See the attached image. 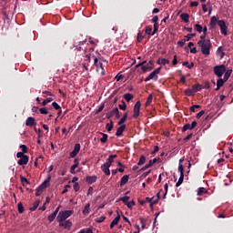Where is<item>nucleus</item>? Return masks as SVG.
<instances>
[{
    "instance_id": "f257e3e1",
    "label": "nucleus",
    "mask_w": 233,
    "mask_h": 233,
    "mask_svg": "<svg viewBox=\"0 0 233 233\" xmlns=\"http://www.w3.org/2000/svg\"><path fill=\"white\" fill-rule=\"evenodd\" d=\"M198 45L204 56H210V48H212V43L210 42V39L199 40Z\"/></svg>"
},
{
    "instance_id": "f03ea898",
    "label": "nucleus",
    "mask_w": 233,
    "mask_h": 233,
    "mask_svg": "<svg viewBox=\"0 0 233 233\" xmlns=\"http://www.w3.org/2000/svg\"><path fill=\"white\" fill-rule=\"evenodd\" d=\"M88 45L97 46V41H94V40H92V38H89L88 40L79 42L78 45H75L74 48H75V50H77L78 52H81L82 50H83V52H86V50H88V47H87Z\"/></svg>"
},
{
    "instance_id": "7ed1b4c3",
    "label": "nucleus",
    "mask_w": 233,
    "mask_h": 233,
    "mask_svg": "<svg viewBox=\"0 0 233 233\" xmlns=\"http://www.w3.org/2000/svg\"><path fill=\"white\" fill-rule=\"evenodd\" d=\"M74 214L72 210L60 211L56 217L57 221H66Z\"/></svg>"
},
{
    "instance_id": "20e7f679",
    "label": "nucleus",
    "mask_w": 233,
    "mask_h": 233,
    "mask_svg": "<svg viewBox=\"0 0 233 233\" xmlns=\"http://www.w3.org/2000/svg\"><path fill=\"white\" fill-rule=\"evenodd\" d=\"M214 74L218 76V77H222L225 72H227V67L225 65L216 66L214 67Z\"/></svg>"
},
{
    "instance_id": "39448f33",
    "label": "nucleus",
    "mask_w": 233,
    "mask_h": 233,
    "mask_svg": "<svg viewBox=\"0 0 233 233\" xmlns=\"http://www.w3.org/2000/svg\"><path fill=\"white\" fill-rule=\"evenodd\" d=\"M161 72V67H158L155 69L153 72H151L146 78V83L153 79L154 81H157V75Z\"/></svg>"
},
{
    "instance_id": "423d86ee",
    "label": "nucleus",
    "mask_w": 233,
    "mask_h": 233,
    "mask_svg": "<svg viewBox=\"0 0 233 233\" xmlns=\"http://www.w3.org/2000/svg\"><path fill=\"white\" fill-rule=\"evenodd\" d=\"M218 25L220 28V32L223 35H228V26H227V23H225V20H218Z\"/></svg>"
},
{
    "instance_id": "0eeeda50",
    "label": "nucleus",
    "mask_w": 233,
    "mask_h": 233,
    "mask_svg": "<svg viewBox=\"0 0 233 233\" xmlns=\"http://www.w3.org/2000/svg\"><path fill=\"white\" fill-rule=\"evenodd\" d=\"M141 111V102L137 101L134 106V114L133 117H139V112Z\"/></svg>"
},
{
    "instance_id": "6e6552de",
    "label": "nucleus",
    "mask_w": 233,
    "mask_h": 233,
    "mask_svg": "<svg viewBox=\"0 0 233 233\" xmlns=\"http://www.w3.org/2000/svg\"><path fill=\"white\" fill-rule=\"evenodd\" d=\"M94 63L96 66L97 72H100L103 76L105 75V69L103 68V63L99 62L97 58H95Z\"/></svg>"
},
{
    "instance_id": "1a4fd4ad",
    "label": "nucleus",
    "mask_w": 233,
    "mask_h": 233,
    "mask_svg": "<svg viewBox=\"0 0 233 233\" xmlns=\"http://www.w3.org/2000/svg\"><path fill=\"white\" fill-rule=\"evenodd\" d=\"M59 227H63L64 228H70L72 227V221L70 220H62L58 221Z\"/></svg>"
},
{
    "instance_id": "9d476101",
    "label": "nucleus",
    "mask_w": 233,
    "mask_h": 233,
    "mask_svg": "<svg viewBox=\"0 0 233 233\" xmlns=\"http://www.w3.org/2000/svg\"><path fill=\"white\" fill-rule=\"evenodd\" d=\"M79 150H81V145L76 144L74 150L70 153V157H76L79 154Z\"/></svg>"
},
{
    "instance_id": "9b49d317",
    "label": "nucleus",
    "mask_w": 233,
    "mask_h": 233,
    "mask_svg": "<svg viewBox=\"0 0 233 233\" xmlns=\"http://www.w3.org/2000/svg\"><path fill=\"white\" fill-rule=\"evenodd\" d=\"M219 20L218 19V16H212L209 23V28L212 30L216 28V25H218V22Z\"/></svg>"
},
{
    "instance_id": "f8f14e48",
    "label": "nucleus",
    "mask_w": 233,
    "mask_h": 233,
    "mask_svg": "<svg viewBox=\"0 0 233 233\" xmlns=\"http://www.w3.org/2000/svg\"><path fill=\"white\" fill-rule=\"evenodd\" d=\"M101 170L106 174V176H110V166L108 164L105 163L101 166Z\"/></svg>"
},
{
    "instance_id": "ddd939ff",
    "label": "nucleus",
    "mask_w": 233,
    "mask_h": 233,
    "mask_svg": "<svg viewBox=\"0 0 233 233\" xmlns=\"http://www.w3.org/2000/svg\"><path fill=\"white\" fill-rule=\"evenodd\" d=\"M36 123H35V118L29 116L27 117L26 121H25V126L26 127H35Z\"/></svg>"
},
{
    "instance_id": "4468645a",
    "label": "nucleus",
    "mask_w": 233,
    "mask_h": 233,
    "mask_svg": "<svg viewBox=\"0 0 233 233\" xmlns=\"http://www.w3.org/2000/svg\"><path fill=\"white\" fill-rule=\"evenodd\" d=\"M50 179H52V177H48L47 179L45 180L38 187H40L42 190L47 188L50 186Z\"/></svg>"
},
{
    "instance_id": "2eb2a0df",
    "label": "nucleus",
    "mask_w": 233,
    "mask_h": 233,
    "mask_svg": "<svg viewBox=\"0 0 233 233\" xmlns=\"http://www.w3.org/2000/svg\"><path fill=\"white\" fill-rule=\"evenodd\" d=\"M74 165L70 168L71 174H76V169L79 167V160L77 158H75Z\"/></svg>"
},
{
    "instance_id": "dca6fc26",
    "label": "nucleus",
    "mask_w": 233,
    "mask_h": 233,
    "mask_svg": "<svg viewBox=\"0 0 233 233\" xmlns=\"http://www.w3.org/2000/svg\"><path fill=\"white\" fill-rule=\"evenodd\" d=\"M18 165L23 166V165H27L28 164V156L25 155L18 160Z\"/></svg>"
},
{
    "instance_id": "f3484780",
    "label": "nucleus",
    "mask_w": 233,
    "mask_h": 233,
    "mask_svg": "<svg viewBox=\"0 0 233 233\" xmlns=\"http://www.w3.org/2000/svg\"><path fill=\"white\" fill-rule=\"evenodd\" d=\"M125 128H127V126L122 125L120 126L116 132V136L119 137V136H123V132H125Z\"/></svg>"
},
{
    "instance_id": "a211bd4d",
    "label": "nucleus",
    "mask_w": 233,
    "mask_h": 233,
    "mask_svg": "<svg viewBox=\"0 0 233 233\" xmlns=\"http://www.w3.org/2000/svg\"><path fill=\"white\" fill-rule=\"evenodd\" d=\"M116 157H117V155H110L106 162V165L112 167V164L114 163V159H116Z\"/></svg>"
},
{
    "instance_id": "6ab92c4d",
    "label": "nucleus",
    "mask_w": 233,
    "mask_h": 233,
    "mask_svg": "<svg viewBox=\"0 0 233 233\" xmlns=\"http://www.w3.org/2000/svg\"><path fill=\"white\" fill-rule=\"evenodd\" d=\"M120 219H121V216L117 215L116 218H115L112 220V222L110 224V228H114V227H116V225H117L119 223Z\"/></svg>"
},
{
    "instance_id": "aec40b11",
    "label": "nucleus",
    "mask_w": 233,
    "mask_h": 233,
    "mask_svg": "<svg viewBox=\"0 0 233 233\" xmlns=\"http://www.w3.org/2000/svg\"><path fill=\"white\" fill-rule=\"evenodd\" d=\"M128 183V175H125L120 179V187H123L124 185H127Z\"/></svg>"
},
{
    "instance_id": "412c9836",
    "label": "nucleus",
    "mask_w": 233,
    "mask_h": 233,
    "mask_svg": "<svg viewBox=\"0 0 233 233\" xmlns=\"http://www.w3.org/2000/svg\"><path fill=\"white\" fill-rule=\"evenodd\" d=\"M84 216H88L90 214V203L86 204L82 211Z\"/></svg>"
},
{
    "instance_id": "4be33fe9",
    "label": "nucleus",
    "mask_w": 233,
    "mask_h": 233,
    "mask_svg": "<svg viewBox=\"0 0 233 233\" xmlns=\"http://www.w3.org/2000/svg\"><path fill=\"white\" fill-rule=\"evenodd\" d=\"M189 17L190 16L187 13H184V14L180 15V19H182V21H184V23H188Z\"/></svg>"
},
{
    "instance_id": "5701e85b",
    "label": "nucleus",
    "mask_w": 233,
    "mask_h": 233,
    "mask_svg": "<svg viewBox=\"0 0 233 233\" xmlns=\"http://www.w3.org/2000/svg\"><path fill=\"white\" fill-rule=\"evenodd\" d=\"M170 61L166 58H158L157 65H169Z\"/></svg>"
},
{
    "instance_id": "b1692460",
    "label": "nucleus",
    "mask_w": 233,
    "mask_h": 233,
    "mask_svg": "<svg viewBox=\"0 0 233 233\" xmlns=\"http://www.w3.org/2000/svg\"><path fill=\"white\" fill-rule=\"evenodd\" d=\"M86 180L89 184L96 183V181H97V177H96V176L86 177Z\"/></svg>"
},
{
    "instance_id": "393cba45",
    "label": "nucleus",
    "mask_w": 233,
    "mask_h": 233,
    "mask_svg": "<svg viewBox=\"0 0 233 233\" xmlns=\"http://www.w3.org/2000/svg\"><path fill=\"white\" fill-rule=\"evenodd\" d=\"M223 85H225V79L220 78L217 81V88L216 90H219V88H221V86H223Z\"/></svg>"
},
{
    "instance_id": "a878e982",
    "label": "nucleus",
    "mask_w": 233,
    "mask_h": 233,
    "mask_svg": "<svg viewBox=\"0 0 233 233\" xmlns=\"http://www.w3.org/2000/svg\"><path fill=\"white\" fill-rule=\"evenodd\" d=\"M185 94H186V96H194L196 94V91H194L193 88H191V89L187 88L185 90Z\"/></svg>"
},
{
    "instance_id": "bb28decb",
    "label": "nucleus",
    "mask_w": 233,
    "mask_h": 233,
    "mask_svg": "<svg viewBox=\"0 0 233 233\" xmlns=\"http://www.w3.org/2000/svg\"><path fill=\"white\" fill-rule=\"evenodd\" d=\"M124 99L129 102L131 99H134V95L130 93H127L124 95Z\"/></svg>"
},
{
    "instance_id": "cd10ccee",
    "label": "nucleus",
    "mask_w": 233,
    "mask_h": 233,
    "mask_svg": "<svg viewBox=\"0 0 233 233\" xmlns=\"http://www.w3.org/2000/svg\"><path fill=\"white\" fill-rule=\"evenodd\" d=\"M142 71L143 72H148V71H150V70H153V68H154V66H148V65H146V66H142Z\"/></svg>"
},
{
    "instance_id": "c85d7f7f",
    "label": "nucleus",
    "mask_w": 233,
    "mask_h": 233,
    "mask_svg": "<svg viewBox=\"0 0 233 233\" xmlns=\"http://www.w3.org/2000/svg\"><path fill=\"white\" fill-rule=\"evenodd\" d=\"M41 203V201L39 200H36L34 204H33V207L30 208V210L32 212H34V210H35L37 208V207H39V204Z\"/></svg>"
},
{
    "instance_id": "c756f323",
    "label": "nucleus",
    "mask_w": 233,
    "mask_h": 233,
    "mask_svg": "<svg viewBox=\"0 0 233 233\" xmlns=\"http://www.w3.org/2000/svg\"><path fill=\"white\" fill-rule=\"evenodd\" d=\"M185 179V175H180L178 181L176 184V187H180Z\"/></svg>"
},
{
    "instance_id": "7c9ffc66",
    "label": "nucleus",
    "mask_w": 233,
    "mask_h": 233,
    "mask_svg": "<svg viewBox=\"0 0 233 233\" xmlns=\"http://www.w3.org/2000/svg\"><path fill=\"white\" fill-rule=\"evenodd\" d=\"M52 101H54V98L48 97L42 102V106H46V105H48V103H52Z\"/></svg>"
},
{
    "instance_id": "2f4dec72",
    "label": "nucleus",
    "mask_w": 233,
    "mask_h": 233,
    "mask_svg": "<svg viewBox=\"0 0 233 233\" xmlns=\"http://www.w3.org/2000/svg\"><path fill=\"white\" fill-rule=\"evenodd\" d=\"M178 172L180 174V176H185V168L183 167V164H178Z\"/></svg>"
},
{
    "instance_id": "473e14b6",
    "label": "nucleus",
    "mask_w": 233,
    "mask_h": 233,
    "mask_svg": "<svg viewBox=\"0 0 233 233\" xmlns=\"http://www.w3.org/2000/svg\"><path fill=\"white\" fill-rule=\"evenodd\" d=\"M157 30H159V24L155 23L154 24V30H153L151 35H156V34L157 33Z\"/></svg>"
},
{
    "instance_id": "72a5a7b5",
    "label": "nucleus",
    "mask_w": 233,
    "mask_h": 233,
    "mask_svg": "<svg viewBox=\"0 0 233 233\" xmlns=\"http://www.w3.org/2000/svg\"><path fill=\"white\" fill-rule=\"evenodd\" d=\"M127 117H128V114L125 113L123 117L118 121V125H123V123H125V121H127Z\"/></svg>"
},
{
    "instance_id": "f704fd0d",
    "label": "nucleus",
    "mask_w": 233,
    "mask_h": 233,
    "mask_svg": "<svg viewBox=\"0 0 233 233\" xmlns=\"http://www.w3.org/2000/svg\"><path fill=\"white\" fill-rule=\"evenodd\" d=\"M232 74V70H228L224 75V81H228V77H230V75Z\"/></svg>"
},
{
    "instance_id": "c9c22d12",
    "label": "nucleus",
    "mask_w": 233,
    "mask_h": 233,
    "mask_svg": "<svg viewBox=\"0 0 233 233\" xmlns=\"http://www.w3.org/2000/svg\"><path fill=\"white\" fill-rule=\"evenodd\" d=\"M192 88L196 94V92H199V90H201L203 88V86L201 85H195L192 86Z\"/></svg>"
},
{
    "instance_id": "e433bc0d",
    "label": "nucleus",
    "mask_w": 233,
    "mask_h": 233,
    "mask_svg": "<svg viewBox=\"0 0 233 233\" xmlns=\"http://www.w3.org/2000/svg\"><path fill=\"white\" fill-rule=\"evenodd\" d=\"M147 161V158L145 157V156H141L140 158H139V161L137 163L138 166H141V165H145V162Z\"/></svg>"
},
{
    "instance_id": "4c0bfd02",
    "label": "nucleus",
    "mask_w": 233,
    "mask_h": 233,
    "mask_svg": "<svg viewBox=\"0 0 233 233\" xmlns=\"http://www.w3.org/2000/svg\"><path fill=\"white\" fill-rule=\"evenodd\" d=\"M203 194H207V189H205V187L198 188V196H203Z\"/></svg>"
},
{
    "instance_id": "58836bf2",
    "label": "nucleus",
    "mask_w": 233,
    "mask_h": 233,
    "mask_svg": "<svg viewBox=\"0 0 233 233\" xmlns=\"http://www.w3.org/2000/svg\"><path fill=\"white\" fill-rule=\"evenodd\" d=\"M195 29L197 30V32H198V34H201V32H203V26H201V25L199 24L195 25Z\"/></svg>"
},
{
    "instance_id": "ea45409f",
    "label": "nucleus",
    "mask_w": 233,
    "mask_h": 233,
    "mask_svg": "<svg viewBox=\"0 0 233 233\" xmlns=\"http://www.w3.org/2000/svg\"><path fill=\"white\" fill-rule=\"evenodd\" d=\"M103 137L100 138L101 143H106L108 141V135L101 133Z\"/></svg>"
},
{
    "instance_id": "a19ab883",
    "label": "nucleus",
    "mask_w": 233,
    "mask_h": 233,
    "mask_svg": "<svg viewBox=\"0 0 233 233\" xmlns=\"http://www.w3.org/2000/svg\"><path fill=\"white\" fill-rule=\"evenodd\" d=\"M105 219H106V218L105 216H101V217L96 218L95 221H96V223H103V221H105Z\"/></svg>"
},
{
    "instance_id": "79ce46f5",
    "label": "nucleus",
    "mask_w": 233,
    "mask_h": 233,
    "mask_svg": "<svg viewBox=\"0 0 233 233\" xmlns=\"http://www.w3.org/2000/svg\"><path fill=\"white\" fill-rule=\"evenodd\" d=\"M57 215H56L55 213H52L51 215H49L48 217H47V219H48V221H50V223H52V221H54V219H56V217Z\"/></svg>"
},
{
    "instance_id": "37998d69",
    "label": "nucleus",
    "mask_w": 233,
    "mask_h": 233,
    "mask_svg": "<svg viewBox=\"0 0 233 233\" xmlns=\"http://www.w3.org/2000/svg\"><path fill=\"white\" fill-rule=\"evenodd\" d=\"M18 212L19 214H23V212H25V207H23L22 203L18 204Z\"/></svg>"
},
{
    "instance_id": "c03bdc74",
    "label": "nucleus",
    "mask_w": 233,
    "mask_h": 233,
    "mask_svg": "<svg viewBox=\"0 0 233 233\" xmlns=\"http://www.w3.org/2000/svg\"><path fill=\"white\" fill-rule=\"evenodd\" d=\"M106 128L107 132H111L112 128H114V124H112V122L106 124Z\"/></svg>"
},
{
    "instance_id": "a18cd8bd",
    "label": "nucleus",
    "mask_w": 233,
    "mask_h": 233,
    "mask_svg": "<svg viewBox=\"0 0 233 233\" xmlns=\"http://www.w3.org/2000/svg\"><path fill=\"white\" fill-rule=\"evenodd\" d=\"M20 148H22V153L26 154L28 152V147L25 145H21Z\"/></svg>"
},
{
    "instance_id": "49530a36",
    "label": "nucleus",
    "mask_w": 233,
    "mask_h": 233,
    "mask_svg": "<svg viewBox=\"0 0 233 233\" xmlns=\"http://www.w3.org/2000/svg\"><path fill=\"white\" fill-rule=\"evenodd\" d=\"M183 132H187V130H192V127H190V124H186L184 127H183Z\"/></svg>"
},
{
    "instance_id": "de8ad7c7",
    "label": "nucleus",
    "mask_w": 233,
    "mask_h": 233,
    "mask_svg": "<svg viewBox=\"0 0 233 233\" xmlns=\"http://www.w3.org/2000/svg\"><path fill=\"white\" fill-rule=\"evenodd\" d=\"M52 106L55 108V110H61V106H59V104H57V102H53Z\"/></svg>"
},
{
    "instance_id": "09e8293b",
    "label": "nucleus",
    "mask_w": 233,
    "mask_h": 233,
    "mask_svg": "<svg viewBox=\"0 0 233 233\" xmlns=\"http://www.w3.org/2000/svg\"><path fill=\"white\" fill-rule=\"evenodd\" d=\"M127 208H132V207L136 206V202L134 200L127 202Z\"/></svg>"
},
{
    "instance_id": "8fccbe9b",
    "label": "nucleus",
    "mask_w": 233,
    "mask_h": 233,
    "mask_svg": "<svg viewBox=\"0 0 233 233\" xmlns=\"http://www.w3.org/2000/svg\"><path fill=\"white\" fill-rule=\"evenodd\" d=\"M183 66H187V68H192L194 66V63L188 64V62H183Z\"/></svg>"
},
{
    "instance_id": "3c124183",
    "label": "nucleus",
    "mask_w": 233,
    "mask_h": 233,
    "mask_svg": "<svg viewBox=\"0 0 233 233\" xmlns=\"http://www.w3.org/2000/svg\"><path fill=\"white\" fill-rule=\"evenodd\" d=\"M73 188L76 192H79V188H80V186H79V183L76 182L73 186Z\"/></svg>"
},
{
    "instance_id": "603ef678",
    "label": "nucleus",
    "mask_w": 233,
    "mask_h": 233,
    "mask_svg": "<svg viewBox=\"0 0 233 233\" xmlns=\"http://www.w3.org/2000/svg\"><path fill=\"white\" fill-rule=\"evenodd\" d=\"M130 200V197H123L120 198V201H123V203H127Z\"/></svg>"
},
{
    "instance_id": "864d4df0",
    "label": "nucleus",
    "mask_w": 233,
    "mask_h": 233,
    "mask_svg": "<svg viewBox=\"0 0 233 233\" xmlns=\"http://www.w3.org/2000/svg\"><path fill=\"white\" fill-rule=\"evenodd\" d=\"M140 223H141V228L145 229V227H147V221L144 218H140Z\"/></svg>"
},
{
    "instance_id": "5fc2aeb1",
    "label": "nucleus",
    "mask_w": 233,
    "mask_h": 233,
    "mask_svg": "<svg viewBox=\"0 0 233 233\" xmlns=\"http://www.w3.org/2000/svg\"><path fill=\"white\" fill-rule=\"evenodd\" d=\"M196 34L192 33V34H188L187 35H186V41H190V39H192V37H195Z\"/></svg>"
},
{
    "instance_id": "6e6d98bb",
    "label": "nucleus",
    "mask_w": 233,
    "mask_h": 233,
    "mask_svg": "<svg viewBox=\"0 0 233 233\" xmlns=\"http://www.w3.org/2000/svg\"><path fill=\"white\" fill-rule=\"evenodd\" d=\"M152 99H153L152 95H149L147 97V100L146 102L147 106H148V105H150V103H152Z\"/></svg>"
},
{
    "instance_id": "4d7b16f0",
    "label": "nucleus",
    "mask_w": 233,
    "mask_h": 233,
    "mask_svg": "<svg viewBox=\"0 0 233 233\" xmlns=\"http://www.w3.org/2000/svg\"><path fill=\"white\" fill-rule=\"evenodd\" d=\"M118 107L120 110H127V104L125 102H122V104L118 105Z\"/></svg>"
},
{
    "instance_id": "13d9d810",
    "label": "nucleus",
    "mask_w": 233,
    "mask_h": 233,
    "mask_svg": "<svg viewBox=\"0 0 233 233\" xmlns=\"http://www.w3.org/2000/svg\"><path fill=\"white\" fill-rule=\"evenodd\" d=\"M196 108H201L199 105H194L190 107L191 112H196Z\"/></svg>"
},
{
    "instance_id": "bf43d9fd",
    "label": "nucleus",
    "mask_w": 233,
    "mask_h": 233,
    "mask_svg": "<svg viewBox=\"0 0 233 233\" xmlns=\"http://www.w3.org/2000/svg\"><path fill=\"white\" fill-rule=\"evenodd\" d=\"M146 34H147V35H152V29L150 26L146 27Z\"/></svg>"
},
{
    "instance_id": "052dcab7",
    "label": "nucleus",
    "mask_w": 233,
    "mask_h": 233,
    "mask_svg": "<svg viewBox=\"0 0 233 233\" xmlns=\"http://www.w3.org/2000/svg\"><path fill=\"white\" fill-rule=\"evenodd\" d=\"M185 43H187V39H183L177 42L179 46H185Z\"/></svg>"
},
{
    "instance_id": "680f3d73",
    "label": "nucleus",
    "mask_w": 233,
    "mask_h": 233,
    "mask_svg": "<svg viewBox=\"0 0 233 233\" xmlns=\"http://www.w3.org/2000/svg\"><path fill=\"white\" fill-rule=\"evenodd\" d=\"M43 194V189L41 187H38L35 192V196H41Z\"/></svg>"
},
{
    "instance_id": "e2e57ef3",
    "label": "nucleus",
    "mask_w": 233,
    "mask_h": 233,
    "mask_svg": "<svg viewBox=\"0 0 233 233\" xmlns=\"http://www.w3.org/2000/svg\"><path fill=\"white\" fill-rule=\"evenodd\" d=\"M40 114H48V109L46 107L40 108Z\"/></svg>"
},
{
    "instance_id": "0e129e2a",
    "label": "nucleus",
    "mask_w": 233,
    "mask_h": 233,
    "mask_svg": "<svg viewBox=\"0 0 233 233\" xmlns=\"http://www.w3.org/2000/svg\"><path fill=\"white\" fill-rule=\"evenodd\" d=\"M204 114H205V112H204L203 110H201L200 112H198V113L197 114V119H200L201 116H202Z\"/></svg>"
},
{
    "instance_id": "69168bd1",
    "label": "nucleus",
    "mask_w": 233,
    "mask_h": 233,
    "mask_svg": "<svg viewBox=\"0 0 233 233\" xmlns=\"http://www.w3.org/2000/svg\"><path fill=\"white\" fill-rule=\"evenodd\" d=\"M137 41L138 43H141V41H143V35H141V33L137 34Z\"/></svg>"
},
{
    "instance_id": "338daca9",
    "label": "nucleus",
    "mask_w": 233,
    "mask_h": 233,
    "mask_svg": "<svg viewBox=\"0 0 233 233\" xmlns=\"http://www.w3.org/2000/svg\"><path fill=\"white\" fill-rule=\"evenodd\" d=\"M25 155V153H23V152H18L17 154H16V157H18V158H22V157H24Z\"/></svg>"
},
{
    "instance_id": "774afa93",
    "label": "nucleus",
    "mask_w": 233,
    "mask_h": 233,
    "mask_svg": "<svg viewBox=\"0 0 233 233\" xmlns=\"http://www.w3.org/2000/svg\"><path fill=\"white\" fill-rule=\"evenodd\" d=\"M111 114H115V115L119 114V108L115 107V108L111 111Z\"/></svg>"
}]
</instances>
